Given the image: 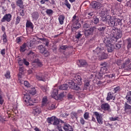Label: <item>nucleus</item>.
I'll return each instance as SVG.
<instances>
[{
	"label": "nucleus",
	"mask_w": 131,
	"mask_h": 131,
	"mask_svg": "<svg viewBox=\"0 0 131 131\" xmlns=\"http://www.w3.org/2000/svg\"><path fill=\"white\" fill-rule=\"evenodd\" d=\"M74 80V81L72 80L69 81V86L73 90L78 91L79 90V86L78 85H80L82 83V82H81V77L79 75H76Z\"/></svg>",
	"instance_id": "obj_2"
},
{
	"label": "nucleus",
	"mask_w": 131,
	"mask_h": 131,
	"mask_svg": "<svg viewBox=\"0 0 131 131\" xmlns=\"http://www.w3.org/2000/svg\"><path fill=\"white\" fill-rule=\"evenodd\" d=\"M80 122L81 124H82V125H83V124H84V123H85V121L84 120L83 118H80Z\"/></svg>",
	"instance_id": "obj_60"
},
{
	"label": "nucleus",
	"mask_w": 131,
	"mask_h": 131,
	"mask_svg": "<svg viewBox=\"0 0 131 131\" xmlns=\"http://www.w3.org/2000/svg\"><path fill=\"white\" fill-rule=\"evenodd\" d=\"M27 50V43H24L21 46L19 47V51L21 53H24Z\"/></svg>",
	"instance_id": "obj_20"
},
{
	"label": "nucleus",
	"mask_w": 131,
	"mask_h": 131,
	"mask_svg": "<svg viewBox=\"0 0 131 131\" xmlns=\"http://www.w3.org/2000/svg\"><path fill=\"white\" fill-rule=\"evenodd\" d=\"M129 63H130V59H129V58H127L125 59V62L122 66L119 67V69H124V68H125V66H126L127 64H129Z\"/></svg>",
	"instance_id": "obj_22"
},
{
	"label": "nucleus",
	"mask_w": 131,
	"mask_h": 131,
	"mask_svg": "<svg viewBox=\"0 0 131 131\" xmlns=\"http://www.w3.org/2000/svg\"><path fill=\"white\" fill-rule=\"evenodd\" d=\"M26 27H27L28 28H31V29H33L34 28V26L33 24L32 23L30 20H27L26 24Z\"/></svg>",
	"instance_id": "obj_27"
},
{
	"label": "nucleus",
	"mask_w": 131,
	"mask_h": 131,
	"mask_svg": "<svg viewBox=\"0 0 131 131\" xmlns=\"http://www.w3.org/2000/svg\"><path fill=\"white\" fill-rule=\"evenodd\" d=\"M96 77H97L98 79H100L103 77V74L100 71V72L96 73Z\"/></svg>",
	"instance_id": "obj_46"
},
{
	"label": "nucleus",
	"mask_w": 131,
	"mask_h": 131,
	"mask_svg": "<svg viewBox=\"0 0 131 131\" xmlns=\"http://www.w3.org/2000/svg\"><path fill=\"white\" fill-rule=\"evenodd\" d=\"M63 128L65 131H73V128L68 124H64Z\"/></svg>",
	"instance_id": "obj_18"
},
{
	"label": "nucleus",
	"mask_w": 131,
	"mask_h": 131,
	"mask_svg": "<svg viewBox=\"0 0 131 131\" xmlns=\"http://www.w3.org/2000/svg\"><path fill=\"white\" fill-rule=\"evenodd\" d=\"M93 114L96 116L97 122H98L99 124H103V117H102V115L98 112H93Z\"/></svg>",
	"instance_id": "obj_8"
},
{
	"label": "nucleus",
	"mask_w": 131,
	"mask_h": 131,
	"mask_svg": "<svg viewBox=\"0 0 131 131\" xmlns=\"http://www.w3.org/2000/svg\"><path fill=\"white\" fill-rule=\"evenodd\" d=\"M16 6L20 8V9H23L24 6L23 5V0H17L16 2Z\"/></svg>",
	"instance_id": "obj_26"
},
{
	"label": "nucleus",
	"mask_w": 131,
	"mask_h": 131,
	"mask_svg": "<svg viewBox=\"0 0 131 131\" xmlns=\"http://www.w3.org/2000/svg\"><path fill=\"white\" fill-rule=\"evenodd\" d=\"M119 117H110L109 118V120H110V121H116V120H119Z\"/></svg>",
	"instance_id": "obj_49"
},
{
	"label": "nucleus",
	"mask_w": 131,
	"mask_h": 131,
	"mask_svg": "<svg viewBox=\"0 0 131 131\" xmlns=\"http://www.w3.org/2000/svg\"><path fill=\"white\" fill-rule=\"evenodd\" d=\"M76 27H74L73 26V28H71V31H72V32H76V31L77 30Z\"/></svg>",
	"instance_id": "obj_61"
},
{
	"label": "nucleus",
	"mask_w": 131,
	"mask_h": 131,
	"mask_svg": "<svg viewBox=\"0 0 131 131\" xmlns=\"http://www.w3.org/2000/svg\"><path fill=\"white\" fill-rule=\"evenodd\" d=\"M36 79L38 80H40L41 81H45L46 80V77L45 75L42 73H39L38 75L36 76Z\"/></svg>",
	"instance_id": "obj_12"
},
{
	"label": "nucleus",
	"mask_w": 131,
	"mask_h": 131,
	"mask_svg": "<svg viewBox=\"0 0 131 131\" xmlns=\"http://www.w3.org/2000/svg\"><path fill=\"white\" fill-rule=\"evenodd\" d=\"M33 63H36L37 65L39 67H41L42 66V63L39 61V59H36L33 60Z\"/></svg>",
	"instance_id": "obj_33"
},
{
	"label": "nucleus",
	"mask_w": 131,
	"mask_h": 131,
	"mask_svg": "<svg viewBox=\"0 0 131 131\" xmlns=\"http://www.w3.org/2000/svg\"><path fill=\"white\" fill-rule=\"evenodd\" d=\"M64 20H65V16H64V15H60L58 17V21L60 25H63V24H64Z\"/></svg>",
	"instance_id": "obj_25"
},
{
	"label": "nucleus",
	"mask_w": 131,
	"mask_h": 131,
	"mask_svg": "<svg viewBox=\"0 0 131 131\" xmlns=\"http://www.w3.org/2000/svg\"><path fill=\"white\" fill-rule=\"evenodd\" d=\"M12 20V15L10 13L5 14L1 19V22H10Z\"/></svg>",
	"instance_id": "obj_9"
},
{
	"label": "nucleus",
	"mask_w": 131,
	"mask_h": 131,
	"mask_svg": "<svg viewBox=\"0 0 131 131\" xmlns=\"http://www.w3.org/2000/svg\"><path fill=\"white\" fill-rule=\"evenodd\" d=\"M122 36V31L118 28H113L112 30L111 34L110 35L108 38H107L104 42L107 46V52L108 53H112L114 51V45L117 41V39H119Z\"/></svg>",
	"instance_id": "obj_1"
},
{
	"label": "nucleus",
	"mask_w": 131,
	"mask_h": 131,
	"mask_svg": "<svg viewBox=\"0 0 131 131\" xmlns=\"http://www.w3.org/2000/svg\"><path fill=\"white\" fill-rule=\"evenodd\" d=\"M38 39H39V40L42 41V42L38 41V43H43V45H45L46 47H48L50 43V40H48V39L45 38H38Z\"/></svg>",
	"instance_id": "obj_11"
},
{
	"label": "nucleus",
	"mask_w": 131,
	"mask_h": 131,
	"mask_svg": "<svg viewBox=\"0 0 131 131\" xmlns=\"http://www.w3.org/2000/svg\"><path fill=\"white\" fill-rule=\"evenodd\" d=\"M83 117H84V119H85L86 120H88V119H89V118H90V113H89V112L84 113V114L83 115Z\"/></svg>",
	"instance_id": "obj_45"
},
{
	"label": "nucleus",
	"mask_w": 131,
	"mask_h": 131,
	"mask_svg": "<svg viewBox=\"0 0 131 131\" xmlns=\"http://www.w3.org/2000/svg\"><path fill=\"white\" fill-rule=\"evenodd\" d=\"M29 93L30 95H32V96H34L35 94H36V90H35V88H33L31 89L29 91Z\"/></svg>",
	"instance_id": "obj_44"
},
{
	"label": "nucleus",
	"mask_w": 131,
	"mask_h": 131,
	"mask_svg": "<svg viewBox=\"0 0 131 131\" xmlns=\"http://www.w3.org/2000/svg\"><path fill=\"white\" fill-rule=\"evenodd\" d=\"M76 38H80V37H81V36H82V35H81V34H80V33H78V34L77 35H76Z\"/></svg>",
	"instance_id": "obj_63"
},
{
	"label": "nucleus",
	"mask_w": 131,
	"mask_h": 131,
	"mask_svg": "<svg viewBox=\"0 0 131 131\" xmlns=\"http://www.w3.org/2000/svg\"><path fill=\"white\" fill-rule=\"evenodd\" d=\"M126 41H127V49H130L131 48V38H128L126 39Z\"/></svg>",
	"instance_id": "obj_38"
},
{
	"label": "nucleus",
	"mask_w": 131,
	"mask_h": 131,
	"mask_svg": "<svg viewBox=\"0 0 131 131\" xmlns=\"http://www.w3.org/2000/svg\"><path fill=\"white\" fill-rule=\"evenodd\" d=\"M115 97L114 96V93L113 92H108L106 97L107 101H110V100H114Z\"/></svg>",
	"instance_id": "obj_17"
},
{
	"label": "nucleus",
	"mask_w": 131,
	"mask_h": 131,
	"mask_svg": "<svg viewBox=\"0 0 131 131\" xmlns=\"http://www.w3.org/2000/svg\"><path fill=\"white\" fill-rule=\"evenodd\" d=\"M115 22L116 26H118V25H122L121 20H120L119 18H115Z\"/></svg>",
	"instance_id": "obj_32"
},
{
	"label": "nucleus",
	"mask_w": 131,
	"mask_h": 131,
	"mask_svg": "<svg viewBox=\"0 0 131 131\" xmlns=\"http://www.w3.org/2000/svg\"><path fill=\"white\" fill-rule=\"evenodd\" d=\"M52 124H53V125H56L57 126V128H58V125H61V124H60V121H59V119H58V118H57L56 117L53 121V122L52 123Z\"/></svg>",
	"instance_id": "obj_28"
},
{
	"label": "nucleus",
	"mask_w": 131,
	"mask_h": 131,
	"mask_svg": "<svg viewBox=\"0 0 131 131\" xmlns=\"http://www.w3.org/2000/svg\"><path fill=\"white\" fill-rule=\"evenodd\" d=\"M16 42L17 43H20V42H21L22 41V40H21V38H20V37H17L16 38Z\"/></svg>",
	"instance_id": "obj_64"
},
{
	"label": "nucleus",
	"mask_w": 131,
	"mask_h": 131,
	"mask_svg": "<svg viewBox=\"0 0 131 131\" xmlns=\"http://www.w3.org/2000/svg\"><path fill=\"white\" fill-rule=\"evenodd\" d=\"M77 64L80 67H85L86 65H88V63L85 60L83 59H80L77 62Z\"/></svg>",
	"instance_id": "obj_15"
},
{
	"label": "nucleus",
	"mask_w": 131,
	"mask_h": 131,
	"mask_svg": "<svg viewBox=\"0 0 131 131\" xmlns=\"http://www.w3.org/2000/svg\"><path fill=\"white\" fill-rule=\"evenodd\" d=\"M113 92H114V94H116L117 93H119L121 91V88L120 86H114V88H113Z\"/></svg>",
	"instance_id": "obj_24"
},
{
	"label": "nucleus",
	"mask_w": 131,
	"mask_h": 131,
	"mask_svg": "<svg viewBox=\"0 0 131 131\" xmlns=\"http://www.w3.org/2000/svg\"><path fill=\"white\" fill-rule=\"evenodd\" d=\"M37 49L41 54L42 55H43L45 57H48V56L50 55V53H49V51L47 50V48L46 47H43L42 45H39L37 47Z\"/></svg>",
	"instance_id": "obj_5"
},
{
	"label": "nucleus",
	"mask_w": 131,
	"mask_h": 131,
	"mask_svg": "<svg viewBox=\"0 0 131 131\" xmlns=\"http://www.w3.org/2000/svg\"><path fill=\"white\" fill-rule=\"evenodd\" d=\"M20 21H21V17L19 16H17L15 21L16 25H17V24H19V23H20Z\"/></svg>",
	"instance_id": "obj_51"
},
{
	"label": "nucleus",
	"mask_w": 131,
	"mask_h": 131,
	"mask_svg": "<svg viewBox=\"0 0 131 131\" xmlns=\"http://www.w3.org/2000/svg\"><path fill=\"white\" fill-rule=\"evenodd\" d=\"M84 90L90 91V81H85Z\"/></svg>",
	"instance_id": "obj_31"
},
{
	"label": "nucleus",
	"mask_w": 131,
	"mask_h": 131,
	"mask_svg": "<svg viewBox=\"0 0 131 131\" xmlns=\"http://www.w3.org/2000/svg\"><path fill=\"white\" fill-rule=\"evenodd\" d=\"M24 101L27 106H32L33 105V101L31 100L30 96L28 94H24Z\"/></svg>",
	"instance_id": "obj_4"
},
{
	"label": "nucleus",
	"mask_w": 131,
	"mask_h": 131,
	"mask_svg": "<svg viewBox=\"0 0 131 131\" xmlns=\"http://www.w3.org/2000/svg\"><path fill=\"white\" fill-rule=\"evenodd\" d=\"M7 121V120L6 119V118H4L2 116H0V122L2 123H5Z\"/></svg>",
	"instance_id": "obj_48"
},
{
	"label": "nucleus",
	"mask_w": 131,
	"mask_h": 131,
	"mask_svg": "<svg viewBox=\"0 0 131 131\" xmlns=\"http://www.w3.org/2000/svg\"><path fill=\"white\" fill-rule=\"evenodd\" d=\"M103 21L108 23L109 26L111 27H114L115 26V17L112 16H108V17H104Z\"/></svg>",
	"instance_id": "obj_7"
},
{
	"label": "nucleus",
	"mask_w": 131,
	"mask_h": 131,
	"mask_svg": "<svg viewBox=\"0 0 131 131\" xmlns=\"http://www.w3.org/2000/svg\"><path fill=\"white\" fill-rule=\"evenodd\" d=\"M24 64L26 65V66H29V62L27 61L25 58H24Z\"/></svg>",
	"instance_id": "obj_59"
},
{
	"label": "nucleus",
	"mask_w": 131,
	"mask_h": 131,
	"mask_svg": "<svg viewBox=\"0 0 131 131\" xmlns=\"http://www.w3.org/2000/svg\"><path fill=\"white\" fill-rule=\"evenodd\" d=\"M99 21H100V20L98 17H95V18H94L93 22L94 24H98V23H99Z\"/></svg>",
	"instance_id": "obj_53"
},
{
	"label": "nucleus",
	"mask_w": 131,
	"mask_h": 131,
	"mask_svg": "<svg viewBox=\"0 0 131 131\" xmlns=\"http://www.w3.org/2000/svg\"><path fill=\"white\" fill-rule=\"evenodd\" d=\"M100 66H101V68H109L108 63L106 62L101 63Z\"/></svg>",
	"instance_id": "obj_41"
},
{
	"label": "nucleus",
	"mask_w": 131,
	"mask_h": 131,
	"mask_svg": "<svg viewBox=\"0 0 131 131\" xmlns=\"http://www.w3.org/2000/svg\"><path fill=\"white\" fill-rule=\"evenodd\" d=\"M94 52H96V54L98 55L99 60H106L108 58V54L105 53L104 47H98L95 50L93 51Z\"/></svg>",
	"instance_id": "obj_3"
},
{
	"label": "nucleus",
	"mask_w": 131,
	"mask_h": 131,
	"mask_svg": "<svg viewBox=\"0 0 131 131\" xmlns=\"http://www.w3.org/2000/svg\"><path fill=\"white\" fill-rule=\"evenodd\" d=\"M126 100L128 99H131V91H129L127 93V94L126 96Z\"/></svg>",
	"instance_id": "obj_54"
},
{
	"label": "nucleus",
	"mask_w": 131,
	"mask_h": 131,
	"mask_svg": "<svg viewBox=\"0 0 131 131\" xmlns=\"http://www.w3.org/2000/svg\"><path fill=\"white\" fill-rule=\"evenodd\" d=\"M58 89H54L53 92L51 94V97L55 99V100H59V98H58Z\"/></svg>",
	"instance_id": "obj_16"
},
{
	"label": "nucleus",
	"mask_w": 131,
	"mask_h": 131,
	"mask_svg": "<svg viewBox=\"0 0 131 131\" xmlns=\"http://www.w3.org/2000/svg\"><path fill=\"white\" fill-rule=\"evenodd\" d=\"M31 16L33 20H35V21H36V20L38 19V17H39V14L37 12H34L32 13Z\"/></svg>",
	"instance_id": "obj_23"
},
{
	"label": "nucleus",
	"mask_w": 131,
	"mask_h": 131,
	"mask_svg": "<svg viewBox=\"0 0 131 131\" xmlns=\"http://www.w3.org/2000/svg\"><path fill=\"white\" fill-rule=\"evenodd\" d=\"M101 109L105 111H108L110 109V105L108 103H103L101 106Z\"/></svg>",
	"instance_id": "obj_19"
},
{
	"label": "nucleus",
	"mask_w": 131,
	"mask_h": 131,
	"mask_svg": "<svg viewBox=\"0 0 131 131\" xmlns=\"http://www.w3.org/2000/svg\"><path fill=\"white\" fill-rule=\"evenodd\" d=\"M48 97H43L41 100V107H45V106H47V104H48Z\"/></svg>",
	"instance_id": "obj_21"
},
{
	"label": "nucleus",
	"mask_w": 131,
	"mask_h": 131,
	"mask_svg": "<svg viewBox=\"0 0 131 131\" xmlns=\"http://www.w3.org/2000/svg\"><path fill=\"white\" fill-rule=\"evenodd\" d=\"M69 88V85L67 84H63L59 86V90H62L63 91H66Z\"/></svg>",
	"instance_id": "obj_30"
},
{
	"label": "nucleus",
	"mask_w": 131,
	"mask_h": 131,
	"mask_svg": "<svg viewBox=\"0 0 131 131\" xmlns=\"http://www.w3.org/2000/svg\"><path fill=\"white\" fill-rule=\"evenodd\" d=\"M24 84L27 88H30V83H29V82L27 81H25Z\"/></svg>",
	"instance_id": "obj_57"
},
{
	"label": "nucleus",
	"mask_w": 131,
	"mask_h": 131,
	"mask_svg": "<svg viewBox=\"0 0 131 131\" xmlns=\"http://www.w3.org/2000/svg\"><path fill=\"white\" fill-rule=\"evenodd\" d=\"M56 117L52 116L51 117H48L47 118V122L48 123H49L50 124H53V123L54 122V120H55V118Z\"/></svg>",
	"instance_id": "obj_29"
},
{
	"label": "nucleus",
	"mask_w": 131,
	"mask_h": 131,
	"mask_svg": "<svg viewBox=\"0 0 131 131\" xmlns=\"http://www.w3.org/2000/svg\"><path fill=\"white\" fill-rule=\"evenodd\" d=\"M77 16L76 15V13L73 16L72 22L73 23L74 27H76L77 29H79L80 27H81V25L79 23V20L77 18Z\"/></svg>",
	"instance_id": "obj_6"
},
{
	"label": "nucleus",
	"mask_w": 131,
	"mask_h": 131,
	"mask_svg": "<svg viewBox=\"0 0 131 131\" xmlns=\"http://www.w3.org/2000/svg\"><path fill=\"white\" fill-rule=\"evenodd\" d=\"M98 3L96 1H93L91 3V6L93 9H96V8H98Z\"/></svg>",
	"instance_id": "obj_42"
},
{
	"label": "nucleus",
	"mask_w": 131,
	"mask_h": 131,
	"mask_svg": "<svg viewBox=\"0 0 131 131\" xmlns=\"http://www.w3.org/2000/svg\"><path fill=\"white\" fill-rule=\"evenodd\" d=\"M101 73H102V74H106V73H108L109 71H108V68H101L100 70Z\"/></svg>",
	"instance_id": "obj_35"
},
{
	"label": "nucleus",
	"mask_w": 131,
	"mask_h": 131,
	"mask_svg": "<svg viewBox=\"0 0 131 131\" xmlns=\"http://www.w3.org/2000/svg\"><path fill=\"white\" fill-rule=\"evenodd\" d=\"M3 42L4 43H7V42H8V36H7V34H3Z\"/></svg>",
	"instance_id": "obj_37"
},
{
	"label": "nucleus",
	"mask_w": 131,
	"mask_h": 131,
	"mask_svg": "<svg viewBox=\"0 0 131 131\" xmlns=\"http://www.w3.org/2000/svg\"><path fill=\"white\" fill-rule=\"evenodd\" d=\"M106 29V26H102L98 28V30L99 31H104Z\"/></svg>",
	"instance_id": "obj_52"
},
{
	"label": "nucleus",
	"mask_w": 131,
	"mask_h": 131,
	"mask_svg": "<svg viewBox=\"0 0 131 131\" xmlns=\"http://www.w3.org/2000/svg\"><path fill=\"white\" fill-rule=\"evenodd\" d=\"M46 13L47 15H48V16H52V15H53V14H54V11L52 9H48L46 11Z\"/></svg>",
	"instance_id": "obj_34"
},
{
	"label": "nucleus",
	"mask_w": 131,
	"mask_h": 131,
	"mask_svg": "<svg viewBox=\"0 0 131 131\" xmlns=\"http://www.w3.org/2000/svg\"><path fill=\"white\" fill-rule=\"evenodd\" d=\"M124 109L126 114L130 115L131 114V105L125 102L124 105Z\"/></svg>",
	"instance_id": "obj_10"
},
{
	"label": "nucleus",
	"mask_w": 131,
	"mask_h": 131,
	"mask_svg": "<svg viewBox=\"0 0 131 131\" xmlns=\"http://www.w3.org/2000/svg\"><path fill=\"white\" fill-rule=\"evenodd\" d=\"M121 48V45L120 44H116L115 46L114 45V49L115 50H119Z\"/></svg>",
	"instance_id": "obj_56"
},
{
	"label": "nucleus",
	"mask_w": 131,
	"mask_h": 131,
	"mask_svg": "<svg viewBox=\"0 0 131 131\" xmlns=\"http://www.w3.org/2000/svg\"><path fill=\"white\" fill-rule=\"evenodd\" d=\"M116 63L117 64V65H118V66H119V67H120V66H122V65H123L124 64L123 60L121 59H118L116 62Z\"/></svg>",
	"instance_id": "obj_36"
},
{
	"label": "nucleus",
	"mask_w": 131,
	"mask_h": 131,
	"mask_svg": "<svg viewBox=\"0 0 131 131\" xmlns=\"http://www.w3.org/2000/svg\"><path fill=\"white\" fill-rule=\"evenodd\" d=\"M5 76L6 78H10L11 77V72H10V71H7L6 72V73L5 75Z\"/></svg>",
	"instance_id": "obj_47"
},
{
	"label": "nucleus",
	"mask_w": 131,
	"mask_h": 131,
	"mask_svg": "<svg viewBox=\"0 0 131 131\" xmlns=\"http://www.w3.org/2000/svg\"><path fill=\"white\" fill-rule=\"evenodd\" d=\"M33 112H35V113H38V114H39L40 113V108L39 107L33 108Z\"/></svg>",
	"instance_id": "obj_50"
},
{
	"label": "nucleus",
	"mask_w": 131,
	"mask_h": 131,
	"mask_svg": "<svg viewBox=\"0 0 131 131\" xmlns=\"http://www.w3.org/2000/svg\"><path fill=\"white\" fill-rule=\"evenodd\" d=\"M64 92H62L58 96V100H61V99H63V98H64Z\"/></svg>",
	"instance_id": "obj_55"
},
{
	"label": "nucleus",
	"mask_w": 131,
	"mask_h": 131,
	"mask_svg": "<svg viewBox=\"0 0 131 131\" xmlns=\"http://www.w3.org/2000/svg\"><path fill=\"white\" fill-rule=\"evenodd\" d=\"M4 102H5V100H4V98H3V96L0 95V105H3V104H4Z\"/></svg>",
	"instance_id": "obj_58"
},
{
	"label": "nucleus",
	"mask_w": 131,
	"mask_h": 131,
	"mask_svg": "<svg viewBox=\"0 0 131 131\" xmlns=\"http://www.w3.org/2000/svg\"><path fill=\"white\" fill-rule=\"evenodd\" d=\"M83 28L85 29H86L88 28H90V25L89 24H84L83 25Z\"/></svg>",
	"instance_id": "obj_62"
},
{
	"label": "nucleus",
	"mask_w": 131,
	"mask_h": 131,
	"mask_svg": "<svg viewBox=\"0 0 131 131\" xmlns=\"http://www.w3.org/2000/svg\"><path fill=\"white\" fill-rule=\"evenodd\" d=\"M94 30H95V27L91 28L88 30H85L84 34L85 36H89V35H92V34H93V32H94Z\"/></svg>",
	"instance_id": "obj_14"
},
{
	"label": "nucleus",
	"mask_w": 131,
	"mask_h": 131,
	"mask_svg": "<svg viewBox=\"0 0 131 131\" xmlns=\"http://www.w3.org/2000/svg\"><path fill=\"white\" fill-rule=\"evenodd\" d=\"M64 5L67 7V8L70 10L71 9V5L70 4L69 2H68V0H65L64 1Z\"/></svg>",
	"instance_id": "obj_43"
},
{
	"label": "nucleus",
	"mask_w": 131,
	"mask_h": 131,
	"mask_svg": "<svg viewBox=\"0 0 131 131\" xmlns=\"http://www.w3.org/2000/svg\"><path fill=\"white\" fill-rule=\"evenodd\" d=\"M56 108V104L55 103H53L51 105H49V107H48V110H54Z\"/></svg>",
	"instance_id": "obj_40"
},
{
	"label": "nucleus",
	"mask_w": 131,
	"mask_h": 131,
	"mask_svg": "<svg viewBox=\"0 0 131 131\" xmlns=\"http://www.w3.org/2000/svg\"><path fill=\"white\" fill-rule=\"evenodd\" d=\"M115 76V74H112L110 75H105L104 76V78H105V82H107V83H109V82H111V78L112 77H114Z\"/></svg>",
	"instance_id": "obj_13"
},
{
	"label": "nucleus",
	"mask_w": 131,
	"mask_h": 131,
	"mask_svg": "<svg viewBox=\"0 0 131 131\" xmlns=\"http://www.w3.org/2000/svg\"><path fill=\"white\" fill-rule=\"evenodd\" d=\"M70 48L69 46L67 45H62L60 46L59 50H63V51H66L67 49H69Z\"/></svg>",
	"instance_id": "obj_39"
}]
</instances>
